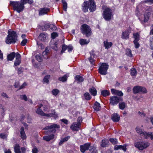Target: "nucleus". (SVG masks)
<instances>
[{"label": "nucleus", "instance_id": "58", "mask_svg": "<svg viewBox=\"0 0 153 153\" xmlns=\"http://www.w3.org/2000/svg\"><path fill=\"white\" fill-rule=\"evenodd\" d=\"M67 49V46L65 45H63L62 49L61 51L62 53H63Z\"/></svg>", "mask_w": 153, "mask_h": 153}, {"label": "nucleus", "instance_id": "24", "mask_svg": "<svg viewBox=\"0 0 153 153\" xmlns=\"http://www.w3.org/2000/svg\"><path fill=\"white\" fill-rule=\"evenodd\" d=\"M108 143L109 141L108 139H103L102 141L100 146L102 147H106L108 146Z\"/></svg>", "mask_w": 153, "mask_h": 153}, {"label": "nucleus", "instance_id": "3", "mask_svg": "<svg viewBox=\"0 0 153 153\" xmlns=\"http://www.w3.org/2000/svg\"><path fill=\"white\" fill-rule=\"evenodd\" d=\"M88 9L90 12L94 11L96 9V5L94 0H89L88 1H84L82 4V10L84 12H87Z\"/></svg>", "mask_w": 153, "mask_h": 153}, {"label": "nucleus", "instance_id": "54", "mask_svg": "<svg viewBox=\"0 0 153 153\" xmlns=\"http://www.w3.org/2000/svg\"><path fill=\"white\" fill-rule=\"evenodd\" d=\"M0 111L1 112V114L2 116H3L5 114L4 112L5 111V109L4 107H2L0 109Z\"/></svg>", "mask_w": 153, "mask_h": 153}, {"label": "nucleus", "instance_id": "30", "mask_svg": "<svg viewBox=\"0 0 153 153\" xmlns=\"http://www.w3.org/2000/svg\"><path fill=\"white\" fill-rule=\"evenodd\" d=\"M89 91L91 94L94 96H95L97 94V91L94 87H92L89 89Z\"/></svg>", "mask_w": 153, "mask_h": 153}, {"label": "nucleus", "instance_id": "21", "mask_svg": "<svg viewBox=\"0 0 153 153\" xmlns=\"http://www.w3.org/2000/svg\"><path fill=\"white\" fill-rule=\"evenodd\" d=\"M54 135L53 134H52L44 136L43 137V139L44 140L47 141H49L53 139L54 138Z\"/></svg>", "mask_w": 153, "mask_h": 153}, {"label": "nucleus", "instance_id": "37", "mask_svg": "<svg viewBox=\"0 0 153 153\" xmlns=\"http://www.w3.org/2000/svg\"><path fill=\"white\" fill-rule=\"evenodd\" d=\"M70 136H68L65 137L64 138L62 139L60 142L59 143V145H61L64 142L67 141L70 138Z\"/></svg>", "mask_w": 153, "mask_h": 153}, {"label": "nucleus", "instance_id": "56", "mask_svg": "<svg viewBox=\"0 0 153 153\" xmlns=\"http://www.w3.org/2000/svg\"><path fill=\"white\" fill-rule=\"evenodd\" d=\"M143 2L145 3H148L149 4L153 3V0H145Z\"/></svg>", "mask_w": 153, "mask_h": 153}, {"label": "nucleus", "instance_id": "41", "mask_svg": "<svg viewBox=\"0 0 153 153\" xmlns=\"http://www.w3.org/2000/svg\"><path fill=\"white\" fill-rule=\"evenodd\" d=\"M126 53L127 56L130 57H131L132 56L131 51L129 49H127L126 50Z\"/></svg>", "mask_w": 153, "mask_h": 153}, {"label": "nucleus", "instance_id": "28", "mask_svg": "<svg viewBox=\"0 0 153 153\" xmlns=\"http://www.w3.org/2000/svg\"><path fill=\"white\" fill-rule=\"evenodd\" d=\"M68 76V74H66L64 75L62 77H60L59 78V80L62 82H65L67 81V78Z\"/></svg>", "mask_w": 153, "mask_h": 153}, {"label": "nucleus", "instance_id": "34", "mask_svg": "<svg viewBox=\"0 0 153 153\" xmlns=\"http://www.w3.org/2000/svg\"><path fill=\"white\" fill-rule=\"evenodd\" d=\"M93 51H92L90 53L91 56L88 58L90 62L92 64H94V59L92 58V56H93Z\"/></svg>", "mask_w": 153, "mask_h": 153}, {"label": "nucleus", "instance_id": "49", "mask_svg": "<svg viewBox=\"0 0 153 153\" xmlns=\"http://www.w3.org/2000/svg\"><path fill=\"white\" fill-rule=\"evenodd\" d=\"M20 98L21 100H24L26 101L27 100V97L25 95H20Z\"/></svg>", "mask_w": 153, "mask_h": 153}, {"label": "nucleus", "instance_id": "44", "mask_svg": "<svg viewBox=\"0 0 153 153\" xmlns=\"http://www.w3.org/2000/svg\"><path fill=\"white\" fill-rule=\"evenodd\" d=\"M109 140L113 144H116L118 143L117 140L115 138H111Z\"/></svg>", "mask_w": 153, "mask_h": 153}, {"label": "nucleus", "instance_id": "26", "mask_svg": "<svg viewBox=\"0 0 153 153\" xmlns=\"http://www.w3.org/2000/svg\"><path fill=\"white\" fill-rule=\"evenodd\" d=\"M93 108L95 111H99L101 108L100 104L97 102H96L94 104Z\"/></svg>", "mask_w": 153, "mask_h": 153}, {"label": "nucleus", "instance_id": "10", "mask_svg": "<svg viewBox=\"0 0 153 153\" xmlns=\"http://www.w3.org/2000/svg\"><path fill=\"white\" fill-rule=\"evenodd\" d=\"M108 68V64L103 63H102L99 68V72L101 75H105L107 74V70Z\"/></svg>", "mask_w": 153, "mask_h": 153}, {"label": "nucleus", "instance_id": "8", "mask_svg": "<svg viewBox=\"0 0 153 153\" xmlns=\"http://www.w3.org/2000/svg\"><path fill=\"white\" fill-rule=\"evenodd\" d=\"M81 31L82 34L87 37L90 36L92 33L90 27L86 24H83L82 25Z\"/></svg>", "mask_w": 153, "mask_h": 153}, {"label": "nucleus", "instance_id": "57", "mask_svg": "<svg viewBox=\"0 0 153 153\" xmlns=\"http://www.w3.org/2000/svg\"><path fill=\"white\" fill-rule=\"evenodd\" d=\"M61 121L66 125H67L68 123V121L66 119H62L61 120Z\"/></svg>", "mask_w": 153, "mask_h": 153}, {"label": "nucleus", "instance_id": "38", "mask_svg": "<svg viewBox=\"0 0 153 153\" xmlns=\"http://www.w3.org/2000/svg\"><path fill=\"white\" fill-rule=\"evenodd\" d=\"M85 99L87 100H89L91 99V97L90 94L88 92L85 93L84 94Z\"/></svg>", "mask_w": 153, "mask_h": 153}, {"label": "nucleus", "instance_id": "60", "mask_svg": "<svg viewBox=\"0 0 153 153\" xmlns=\"http://www.w3.org/2000/svg\"><path fill=\"white\" fill-rule=\"evenodd\" d=\"M26 83L25 82H24L21 86L19 87V89H23L25 88V87L26 86Z\"/></svg>", "mask_w": 153, "mask_h": 153}, {"label": "nucleus", "instance_id": "62", "mask_svg": "<svg viewBox=\"0 0 153 153\" xmlns=\"http://www.w3.org/2000/svg\"><path fill=\"white\" fill-rule=\"evenodd\" d=\"M38 152V150L37 149L36 147H34L32 149V152L33 153H37Z\"/></svg>", "mask_w": 153, "mask_h": 153}, {"label": "nucleus", "instance_id": "11", "mask_svg": "<svg viewBox=\"0 0 153 153\" xmlns=\"http://www.w3.org/2000/svg\"><path fill=\"white\" fill-rule=\"evenodd\" d=\"M133 92L134 94H137L140 92L143 94H146L147 92V91L146 89L144 87L136 85L134 87L133 89Z\"/></svg>", "mask_w": 153, "mask_h": 153}, {"label": "nucleus", "instance_id": "48", "mask_svg": "<svg viewBox=\"0 0 153 153\" xmlns=\"http://www.w3.org/2000/svg\"><path fill=\"white\" fill-rule=\"evenodd\" d=\"M36 59L39 62H41L42 61V57L39 55H37L35 56Z\"/></svg>", "mask_w": 153, "mask_h": 153}, {"label": "nucleus", "instance_id": "64", "mask_svg": "<svg viewBox=\"0 0 153 153\" xmlns=\"http://www.w3.org/2000/svg\"><path fill=\"white\" fill-rule=\"evenodd\" d=\"M19 82H15L14 86L16 88H19Z\"/></svg>", "mask_w": 153, "mask_h": 153}, {"label": "nucleus", "instance_id": "15", "mask_svg": "<svg viewBox=\"0 0 153 153\" xmlns=\"http://www.w3.org/2000/svg\"><path fill=\"white\" fill-rule=\"evenodd\" d=\"M21 62V56L18 53H17L16 56V59L14 62V66H17L19 65Z\"/></svg>", "mask_w": 153, "mask_h": 153}, {"label": "nucleus", "instance_id": "47", "mask_svg": "<svg viewBox=\"0 0 153 153\" xmlns=\"http://www.w3.org/2000/svg\"><path fill=\"white\" fill-rule=\"evenodd\" d=\"M138 41H134V47L136 48H138L140 47V44L138 42Z\"/></svg>", "mask_w": 153, "mask_h": 153}, {"label": "nucleus", "instance_id": "50", "mask_svg": "<svg viewBox=\"0 0 153 153\" xmlns=\"http://www.w3.org/2000/svg\"><path fill=\"white\" fill-rule=\"evenodd\" d=\"M51 37L53 39H54L56 37L58 36L57 33L56 32H53L51 34Z\"/></svg>", "mask_w": 153, "mask_h": 153}, {"label": "nucleus", "instance_id": "20", "mask_svg": "<svg viewBox=\"0 0 153 153\" xmlns=\"http://www.w3.org/2000/svg\"><path fill=\"white\" fill-rule=\"evenodd\" d=\"M111 119L114 122H118L120 119V116L117 114L114 113L112 115Z\"/></svg>", "mask_w": 153, "mask_h": 153}, {"label": "nucleus", "instance_id": "45", "mask_svg": "<svg viewBox=\"0 0 153 153\" xmlns=\"http://www.w3.org/2000/svg\"><path fill=\"white\" fill-rule=\"evenodd\" d=\"M59 91L57 89H55L52 90V93L54 96H56L59 92Z\"/></svg>", "mask_w": 153, "mask_h": 153}, {"label": "nucleus", "instance_id": "1", "mask_svg": "<svg viewBox=\"0 0 153 153\" xmlns=\"http://www.w3.org/2000/svg\"><path fill=\"white\" fill-rule=\"evenodd\" d=\"M43 107V111L46 112H49L50 110V107L47 102L45 101L43 102V104H40L39 106L36 110L37 114L41 116L48 117H54L56 118L57 117V114L53 110L52 112L48 114L44 113L41 109V107Z\"/></svg>", "mask_w": 153, "mask_h": 153}, {"label": "nucleus", "instance_id": "14", "mask_svg": "<svg viewBox=\"0 0 153 153\" xmlns=\"http://www.w3.org/2000/svg\"><path fill=\"white\" fill-rule=\"evenodd\" d=\"M90 146V143H87L83 145H81L80 146V151L83 153L85 151L88 150Z\"/></svg>", "mask_w": 153, "mask_h": 153}, {"label": "nucleus", "instance_id": "51", "mask_svg": "<svg viewBox=\"0 0 153 153\" xmlns=\"http://www.w3.org/2000/svg\"><path fill=\"white\" fill-rule=\"evenodd\" d=\"M49 27L52 30H55L56 29V26L53 24L50 25Z\"/></svg>", "mask_w": 153, "mask_h": 153}, {"label": "nucleus", "instance_id": "16", "mask_svg": "<svg viewBox=\"0 0 153 153\" xmlns=\"http://www.w3.org/2000/svg\"><path fill=\"white\" fill-rule=\"evenodd\" d=\"M131 32L130 30H127L123 32L121 38L123 39H127L129 38V34Z\"/></svg>", "mask_w": 153, "mask_h": 153}, {"label": "nucleus", "instance_id": "23", "mask_svg": "<svg viewBox=\"0 0 153 153\" xmlns=\"http://www.w3.org/2000/svg\"><path fill=\"white\" fill-rule=\"evenodd\" d=\"M16 54L15 52H13L7 56V59L8 60L12 61L13 60L14 57L16 56Z\"/></svg>", "mask_w": 153, "mask_h": 153}, {"label": "nucleus", "instance_id": "29", "mask_svg": "<svg viewBox=\"0 0 153 153\" xmlns=\"http://www.w3.org/2000/svg\"><path fill=\"white\" fill-rule=\"evenodd\" d=\"M14 150L15 153H21L20 146L18 144H16L15 146Z\"/></svg>", "mask_w": 153, "mask_h": 153}, {"label": "nucleus", "instance_id": "36", "mask_svg": "<svg viewBox=\"0 0 153 153\" xmlns=\"http://www.w3.org/2000/svg\"><path fill=\"white\" fill-rule=\"evenodd\" d=\"M126 104L124 102H121L119 104V108L120 109L123 110L126 107Z\"/></svg>", "mask_w": 153, "mask_h": 153}, {"label": "nucleus", "instance_id": "33", "mask_svg": "<svg viewBox=\"0 0 153 153\" xmlns=\"http://www.w3.org/2000/svg\"><path fill=\"white\" fill-rule=\"evenodd\" d=\"M50 77V75H48L46 76L43 80L44 83H48L49 82V79Z\"/></svg>", "mask_w": 153, "mask_h": 153}, {"label": "nucleus", "instance_id": "27", "mask_svg": "<svg viewBox=\"0 0 153 153\" xmlns=\"http://www.w3.org/2000/svg\"><path fill=\"white\" fill-rule=\"evenodd\" d=\"M20 134L21 138L22 139H25L26 138V136L25 134L23 127H22L21 128Z\"/></svg>", "mask_w": 153, "mask_h": 153}, {"label": "nucleus", "instance_id": "17", "mask_svg": "<svg viewBox=\"0 0 153 153\" xmlns=\"http://www.w3.org/2000/svg\"><path fill=\"white\" fill-rule=\"evenodd\" d=\"M39 38L41 41L45 42L48 39V36L47 34L44 33H42L40 34Z\"/></svg>", "mask_w": 153, "mask_h": 153}, {"label": "nucleus", "instance_id": "52", "mask_svg": "<svg viewBox=\"0 0 153 153\" xmlns=\"http://www.w3.org/2000/svg\"><path fill=\"white\" fill-rule=\"evenodd\" d=\"M148 138H150L152 140H153V133L152 132H149V133H148Z\"/></svg>", "mask_w": 153, "mask_h": 153}, {"label": "nucleus", "instance_id": "4", "mask_svg": "<svg viewBox=\"0 0 153 153\" xmlns=\"http://www.w3.org/2000/svg\"><path fill=\"white\" fill-rule=\"evenodd\" d=\"M8 34L5 39L6 43L8 44L15 43L17 38L16 32L9 30H8Z\"/></svg>", "mask_w": 153, "mask_h": 153}, {"label": "nucleus", "instance_id": "13", "mask_svg": "<svg viewBox=\"0 0 153 153\" xmlns=\"http://www.w3.org/2000/svg\"><path fill=\"white\" fill-rule=\"evenodd\" d=\"M137 132L140 134L141 135L143 136L146 139L148 138V133H149V132H147L145 131H143L140 127H137L136 128Z\"/></svg>", "mask_w": 153, "mask_h": 153}, {"label": "nucleus", "instance_id": "22", "mask_svg": "<svg viewBox=\"0 0 153 153\" xmlns=\"http://www.w3.org/2000/svg\"><path fill=\"white\" fill-rule=\"evenodd\" d=\"M111 91L113 94L117 95L118 96H122L123 94V93L121 91L117 90L114 89H111Z\"/></svg>", "mask_w": 153, "mask_h": 153}, {"label": "nucleus", "instance_id": "12", "mask_svg": "<svg viewBox=\"0 0 153 153\" xmlns=\"http://www.w3.org/2000/svg\"><path fill=\"white\" fill-rule=\"evenodd\" d=\"M123 99L120 97L116 96H112L110 99V103L112 105H115L120 101H122Z\"/></svg>", "mask_w": 153, "mask_h": 153}, {"label": "nucleus", "instance_id": "25", "mask_svg": "<svg viewBox=\"0 0 153 153\" xmlns=\"http://www.w3.org/2000/svg\"><path fill=\"white\" fill-rule=\"evenodd\" d=\"M104 45L105 48L108 49L110 48L112 45V43L111 42H108L107 40L104 42Z\"/></svg>", "mask_w": 153, "mask_h": 153}, {"label": "nucleus", "instance_id": "59", "mask_svg": "<svg viewBox=\"0 0 153 153\" xmlns=\"http://www.w3.org/2000/svg\"><path fill=\"white\" fill-rule=\"evenodd\" d=\"M67 49L69 52H70L72 51L73 49V47L71 45H69L67 46Z\"/></svg>", "mask_w": 153, "mask_h": 153}, {"label": "nucleus", "instance_id": "31", "mask_svg": "<svg viewBox=\"0 0 153 153\" xmlns=\"http://www.w3.org/2000/svg\"><path fill=\"white\" fill-rule=\"evenodd\" d=\"M89 41L84 39H80L79 40V43L81 45L88 44Z\"/></svg>", "mask_w": 153, "mask_h": 153}, {"label": "nucleus", "instance_id": "39", "mask_svg": "<svg viewBox=\"0 0 153 153\" xmlns=\"http://www.w3.org/2000/svg\"><path fill=\"white\" fill-rule=\"evenodd\" d=\"M133 36L134 39V40L138 41L140 40V34L138 33H134Z\"/></svg>", "mask_w": 153, "mask_h": 153}, {"label": "nucleus", "instance_id": "19", "mask_svg": "<svg viewBox=\"0 0 153 153\" xmlns=\"http://www.w3.org/2000/svg\"><path fill=\"white\" fill-rule=\"evenodd\" d=\"M49 11V9L48 8H41L39 12V15L41 16L46 14Z\"/></svg>", "mask_w": 153, "mask_h": 153}, {"label": "nucleus", "instance_id": "43", "mask_svg": "<svg viewBox=\"0 0 153 153\" xmlns=\"http://www.w3.org/2000/svg\"><path fill=\"white\" fill-rule=\"evenodd\" d=\"M48 53V51L47 49H46L43 52L42 56L44 58L47 59L48 58L47 54Z\"/></svg>", "mask_w": 153, "mask_h": 153}, {"label": "nucleus", "instance_id": "35", "mask_svg": "<svg viewBox=\"0 0 153 153\" xmlns=\"http://www.w3.org/2000/svg\"><path fill=\"white\" fill-rule=\"evenodd\" d=\"M75 79L77 82H81L83 81V77L77 75L75 77Z\"/></svg>", "mask_w": 153, "mask_h": 153}, {"label": "nucleus", "instance_id": "46", "mask_svg": "<svg viewBox=\"0 0 153 153\" xmlns=\"http://www.w3.org/2000/svg\"><path fill=\"white\" fill-rule=\"evenodd\" d=\"M89 150L92 153H97V150L94 146H91L89 149Z\"/></svg>", "mask_w": 153, "mask_h": 153}, {"label": "nucleus", "instance_id": "42", "mask_svg": "<svg viewBox=\"0 0 153 153\" xmlns=\"http://www.w3.org/2000/svg\"><path fill=\"white\" fill-rule=\"evenodd\" d=\"M137 74V72L134 68H132L131 70V74L132 76H135Z\"/></svg>", "mask_w": 153, "mask_h": 153}, {"label": "nucleus", "instance_id": "32", "mask_svg": "<svg viewBox=\"0 0 153 153\" xmlns=\"http://www.w3.org/2000/svg\"><path fill=\"white\" fill-rule=\"evenodd\" d=\"M101 94L104 97H106L108 96L110 94V92L109 91L106 90H102L101 91Z\"/></svg>", "mask_w": 153, "mask_h": 153}, {"label": "nucleus", "instance_id": "7", "mask_svg": "<svg viewBox=\"0 0 153 153\" xmlns=\"http://www.w3.org/2000/svg\"><path fill=\"white\" fill-rule=\"evenodd\" d=\"M147 9L144 15V18L140 19V18H139L141 23L143 25L148 22L151 13V9L149 7H147Z\"/></svg>", "mask_w": 153, "mask_h": 153}, {"label": "nucleus", "instance_id": "61", "mask_svg": "<svg viewBox=\"0 0 153 153\" xmlns=\"http://www.w3.org/2000/svg\"><path fill=\"white\" fill-rule=\"evenodd\" d=\"M126 144H125L123 146L122 145V147H121V149H122L123 150L124 152H126Z\"/></svg>", "mask_w": 153, "mask_h": 153}, {"label": "nucleus", "instance_id": "6", "mask_svg": "<svg viewBox=\"0 0 153 153\" xmlns=\"http://www.w3.org/2000/svg\"><path fill=\"white\" fill-rule=\"evenodd\" d=\"M60 128L59 125L54 123H49L48 126H46L44 128V130H47L46 131L47 134H49L51 132L55 133L56 131V129Z\"/></svg>", "mask_w": 153, "mask_h": 153}, {"label": "nucleus", "instance_id": "18", "mask_svg": "<svg viewBox=\"0 0 153 153\" xmlns=\"http://www.w3.org/2000/svg\"><path fill=\"white\" fill-rule=\"evenodd\" d=\"M80 125L79 123H74L70 126V128L73 131H78L79 129Z\"/></svg>", "mask_w": 153, "mask_h": 153}, {"label": "nucleus", "instance_id": "55", "mask_svg": "<svg viewBox=\"0 0 153 153\" xmlns=\"http://www.w3.org/2000/svg\"><path fill=\"white\" fill-rule=\"evenodd\" d=\"M121 147H122V145H121L115 146L114 148V149L115 150H117L121 149Z\"/></svg>", "mask_w": 153, "mask_h": 153}, {"label": "nucleus", "instance_id": "9", "mask_svg": "<svg viewBox=\"0 0 153 153\" xmlns=\"http://www.w3.org/2000/svg\"><path fill=\"white\" fill-rule=\"evenodd\" d=\"M149 145V143L145 142H139L134 143V146L141 150L146 148Z\"/></svg>", "mask_w": 153, "mask_h": 153}, {"label": "nucleus", "instance_id": "2", "mask_svg": "<svg viewBox=\"0 0 153 153\" xmlns=\"http://www.w3.org/2000/svg\"><path fill=\"white\" fill-rule=\"evenodd\" d=\"M33 2V0H21V1H10V4L13 7V10H16L18 13L23 11L24 9V4L27 3L31 4Z\"/></svg>", "mask_w": 153, "mask_h": 153}, {"label": "nucleus", "instance_id": "63", "mask_svg": "<svg viewBox=\"0 0 153 153\" xmlns=\"http://www.w3.org/2000/svg\"><path fill=\"white\" fill-rule=\"evenodd\" d=\"M0 137L2 139H5L6 137V135L2 134H0Z\"/></svg>", "mask_w": 153, "mask_h": 153}, {"label": "nucleus", "instance_id": "53", "mask_svg": "<svg viewBox=\"0 0 153 153\" xmlns=\"http://www.w3.org/2000/svg\"><path fill=\"white\" fill-rule=\"evenodd\" d=\"M27 39H24L21 42V45L22 46H25L27 42Z\"/></svg>", "mask_w": 153, "mask_h": 153}, {"label": "nucleus", "instance_id": "5", "mask_svg": "<svg viewBox=\"0 0 153 153\" xmlns=\"http://www.w3.org/2000/svg\"><path fill=\"white\" fill-rule=\"evenodd\" d=\"M103 11L102 16L104 19L106 21L110 20L113 17V12L112 10L109 8L104 9L103 7Z\"/></svg>", "mask_w": 153, "mask_h": 153}, {"label": "nucleus", "instance_id": "40", "mask_svg": "<svg viewBox=\"0 0 153 153\" xmlns=\"http://www.w3.org/2000/svg\"><path fill=\"white\" fill-rule=\"evenodd\" d=\"M62 2L63 4V8L65 11H66L67 8V4L65 0H62Z\"/></svg>", "mask_w": 153, "mask_h": 153}]
</instances>
